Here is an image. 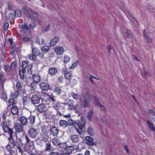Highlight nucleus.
Returning a JSON list of instances; mask_svg holds the SVG:
<instances>
[{"label": "nucleus", "mask_w": 155, "mask_h": 155, "mask_svg": "<svg viewBox=\"0 0 155 155\" xmlns=\"http://www.w3.org/2000/svg\"><path fill=\"white\" fill-rule=\"evenodd\" d=\"M68 124L69 126H71V125H72L73 124L74 125L73 121L72 120H71V119H70L68 120Z\"/></svg>", "instance_id": "338daca9"}, {"label": "nucleus", "mask_w": 155, "mask_h": 155, "mask_svg": "<svg viewBox=\"0 0 155 155\" xmlns=\"http://www.w3.org/2000/svg\"><path fill=\"white\" fill-rule=\"evenodd\" d=\"M50 134L54 136H57L58 133V130L55 126L52 127L50 129Z\"/></svg>", "instance_id": "dca6fc26"}, {"label": "nucleus", "mask_w": 155, "mask_h": 155, "mask_svg": "<svg viewBox=\"0 0 155 155\" xmlns=\"http://www.w3.org/2000/svg\"><path fill=\"white\" fill-rule=\"evenodd\" d=\"M3 68L5 71L7 73L11 71V68L8 65H5L3 66Z\"/></svg>", "instance_id": "ea45409f"}, {"label": "nucleus", "mask_w": 155, "mask_h": 155, "mask_svg": "<svg viewBox=\"0 0 155 155\" xmlns=\"http://www.w3.org/2000/svg\"><path fill=\"white\" fill-rule=\"evenodd\" d=\"M147 124L148 125H149V128L152 130L155 131V129L153 125L151 124H150V122L149 120L147 121Z\"/></svg>", "instance_id": "3c124183"}, {"label": "nucleus", "mask_w": 155, "mask_h": 155, "mask_svg": "<svg viewBox=\"0 0 155 155\" xmlns=\"http://www.w3.org/2000/svg\"><path fill=\"white\" fill-rule=\"evenodd\" d=\"M6 93L5 91H3L1 95V98L4 101H5L7 99Z\"/></svg>", "instance_id": "a18cd8bd"}, {"label": "nucleus", "mask_w": 155, "mask_h": 155, "mask_svg": "<svg viewBox=\"0 0 155 155\" xmlns=\"http://www.w3.org/2000/svg\"><path fill=\"white\" fill-rule=\"evenodd\" d=\"M48 126L44 125L42 126L41 128V132L44 134H47L48 131L46 130Z\"/></svg>", "instance_id": "58836bf2"}, {"label": "nucleus", "mask_w": 155, "mask_h": 155, "mask_svg": "<svg viewBox=\"0 0 155 155\" xmlns=\"http://www.w3.org/2000/svg\"><path fill=\"white\" fill-rule=\"evenodd\" d=\"M19 25L20 26V27L22 29H27V28H28V26L26 24H22Z\"/></svg>", "instance_id": "e2e57ef3"}, {"label": "nucleus", "mask_w": 155, "mask_h": 155, "mask_svg": "<svg viewBox=\"0 0 155 155\" xmlns=\"http://www.w3.org/2000/svg\"><path fill=\"white\" fill-rule=\"evenodd\" d=\"M28 145L30 147L33 148L34 147V141L30 140L28 143Z\"/></svg>", "instance_id": "6e6d98bb"}, {"label": "nucleus", "mask_w": 155, "mask_h": 155, "mask_svg": "<svg viewBox=\"0 0 155 155\" xmlns=\"http://www.w3.org/2000/svg\"><path fill=\"white\" fill-rule=\"evenodd\" d=\"M149 114L150 118L153 120L155 122V114L152 110H149Z\"/></svg>", "instance_id": "c756f323"}, {"label": "nucleus", "mask_w": 155, "mask_h": 155, "mask_svg": "<svg viewBox=\"0 0 155 155\" xmlns=\"http://www.w3.org/2000/svg\"><path fill=\"white\" fill-rule=\"evenodd\" d=\"M93 98L94 99V103L95 105L99 106L101 104L99 100L95 96H94Z\"/></svg>", "instance_id": "09e8293b"}, {"label": "nucleus", "mask_w": 155, "mask_h": 155, "mask_svg": "<svg viewBox=\"0 0 155 155\" xmlns=\"http://www.w3.org/2000/svg\"><path fill=\"white\" fill-rule=\"evenodd\" d=\"M14 99H11L9 101L8 103L10 105H13L15 104L14 103Z\"/></svg>", "instance_id": "69168bd1"}, {"label": "nucleus", "mask_w": 155, "mask_h": 155, "mask_svg": "<svg viewBox=\"0 0 155 155\" xmlns=\"http://www.w3.org/2000/svg\"><path fill=\"white\" fill-rule=\"evenodd\" d=\"M6 80V79H5L3 80V81H2L1 83V84H2V86L1 87V89L2 90V92H3V91H5V90L4 87V84Z\"/></svg>", "instance_id": "bf43d9fd"}, {"label": "nucleus", "mask_w": 155, "mask_h": 155, "mask_svg": "<svg viewBox=\"0 0 155 155\" xmlns=\"http://www.w3.org/2000/svg\"><path fill=\"white\" fill-rule=\"evenodd\" d=\"M19 94L18 91H16L13 93H11V97L12 98H15L17 97Z\"/></svg>", "instance_id": "4c0bfd02"}, {"label": "nucleus", "mask_w": 155, "mask_h": 155, "mask_svg": "<svg viewBox=\"0 0 155 155\" xmlns=\"http://www.w3.org/2000/svg\"><path fill=\"white\" fill-rule=\"evenodd\" d=\"M59 39V38L58 37H55L53 38L50 42V46H53L55 45L58 41Z\"/></svg>", "instance_id": "4be33fe9"}, {"label": "nucleus", "mask_w": 155, "mask_h": 155, "mask_svg": "<svg viewBox=\"0 0 155 155\" xmlns=\"http://www.w3.org/2000/svg\"><path fill=\"white\" fill-rule=\"evenodd\" d=\"M68 123L66 121L64 120H61L59 123V126L60 127L64 128L67 127Z\"/></svg>", "instance_id": "a878e982"}, {"label": "nucleus", "mask_w": 155, "mask_h": 155, "mask_svg": "<svg viewBox=\"0 0 155 155\" xmlns=\"http://www.w3.org/2000/svg\"><path fill=\"white\" fill-rule=\"evenodd\" d=\"M63 105V104L62 103H58L57 104H56V105L54 107V109L56 110L57 111L59 112V113L60 115H61L60 112L59 110H64V106H62Z\"/></svg>", "instance_id": "f3484780"}, {"label": "nucleus", "mask_w": 155, "mask_h": 155, "mask_svg": "<svg viewBox=\"0 0 155 155\" xmlns=\"http://www.w3.org/2000/svg\"><path fill=\"white\" fill-rule=\"evenodd\" d=\"M58 71L57 69L54 67L50 68L48 70V73L51 76L54 75L56 74Z\"/></svg>", "instance_id": "412c9836"}, {"label": "nucleus", "mask_w": 155, "mask_h": 155, "mask_svg": "<svg viewBox=\"0 0 155 155\" xmlns=\"http://www.w3.org/2000/svg\"><path fill=\"white\" fill-rule=\"evenodd\" d=\"M65 105L69 106L70 107H72L74 105V102L73 100H70L68 102L65 104Z\"/></svg>", "instance_id": "de8ad7c7"}, {"label": "nucleus", "mask_w": 155, "mask_h": 155, "mask_svg": "<svg viewBox=\"0 0 155 155\" xmlns=\"http://www.w3.org/2000/svg\"><path fill=\"white\" fill-rule=\"evenodd\" d=\"M51 149V143L48 142L45 144L44 150L46 152H50Z\"/></svg>", "instance_id": "cd10ccee"}, {"label": "nucleus", "mask_w": 155, "mask_h": 155, "mask_svg": "<svg viewBox=\"0 0 155 155\" xmlns=\"http://www.w3.org/2000/svg\"><path fill=\"white\" fill-rule=\"evenodd\" d=\"M86 140L85 143L87 145L90 146L96 145L97 143L94 141V139L90 136H87L85 137Z\"/></svg>", "instance_id": "0eeeda50"}, {"label": "nucleus", "mask_w": 155, "mask_h": 155, "mask_svg": "<svg viewBox=\"0 0 155 155\" xmlns=\"http://www.w3.org/2000/svg\"><path fill=\"white\" fill-rule=\"evenodd\" d=\"M54 92L57 95L61 96L63 95L64 92L63 91H61V87H56L54 90Z\"/></svg>", "instance_id": "aec40b11"}, {"label": "nucleus", "mask_w": 155, "mask_h": 155, "mask_svg": "<svg viewBox=\"0 0 155 155\" xmlns=\"http://www.w3.org/2000/svg\"><path fill=\"white\" fill-rule=\"evenodd\" d=\"M30 97L31 104L34 106L38 104L41 100V98L37 94L32 95V96Z\"/></svg>", "instance_id": "39448f33"}, {"label": "nucleus", "mask_w": 155, "mask_h": 155, "mask_svg": "<svg viewBox=\"0 0 155 155\" xmlns=\"http://www.w3.org/2000/svg\"><path fill=\"white\" fill-rule=\"evenodd\" d=\"M70 58L67 55H65L64 57V62L65 63H67L69 62L70 61Z\"/></svg>", "instance_id": "4d7b16f0"}, {"label": "nucleus", "mask_w": 155, "mask_h": 155, "mask_svg": "<svg viewBox=\"0 0 155 155\" xmlns=\"http://www.w3.org/2000/svg\"><path fill=\"white\" fill-rule=\"evenodd\" d=\"M22 87V86L20 82H18L16 83V88L18 91H21V90Z\"/></svg>", "instance_id": "c03bdc74"}, {"label": "nucleus", "mask_w": 155, "mask_h": 155, "mask_svg": "<svg viewBox=\"0 0 155 155\" xmlns=\"http://www.w3.org/2000/svg\"><path fill=\"white\" fill-rule=\"evenodd\" d=\"M49 99V102H51L54 104H56V102L55 100V99L54 97L53 96V95H51V96Z\"/></svg>", "instance_id": "8fccbe9b"}, {"label": "nucleus", "mask_w": 155, "mask_h": 155, "mask_svg": "<svg viewBox=\"0 0 155 155\" xmlns=\"http://www.w3.org/2000/svg\"><path fill=\"white\" fill-rule=\"evenodd\" d=\"M62 71L63 72L64 77L66 79L68 80V83H67V85H69L71 84V80L70 78L71 75V72L66 68H64L62 70Z\"/></svg>", "instance_id": "423d86ee"}, {"label": "nucleus", "mask_w": 155, "mask_h": 155, "mask_svg": "<svg viewBox=\"0 0 155 155\" xmlns=\"http://www.w3.org/2000/svg\"><path fill=\"white\" fill-rule=\"evenodd\" d=\"M23 103L24 105L27 106L30 104L31 102V99L30 97L28 96H24L22 99Z\"/></svg>", "instance_id": "4468645a"}, {"label": "nucleus", "mask_w": 155, "mask_h": 155, "mask_svg": "<svg viewBox=\"0 0 155 155\" xmlns=\"http://www.w3.org/2000/svg\"><path fill=\"white\" fill-rule=\"evenodd\" d=\"M42 96L43 97L41 98L42 101L47 102L50 100V99L51 96V95H49L48 94L46 93H43Z\"/></svg>", "instance_id": "6ab92c4d"}, {"label": "nucleus", "mask_w": 155, "mask_h": 155, "mask_svg": "<svg viewBox=\"0 0 155 155\" xmlns=\"http://www.w3.org/2000/svg\"><path fill=\"white\" fill-rule=\"evenodd\" d=\"M36 109L40 113H42L46 111L47 108L44 104H41L37 107Z\"/></svg>", "instance_id": "9d476101"}, {"label": "nucleus", "mask_w": 155, "mask_h": 155, "mask_svg": "<svg viewBox=\"0 0 155 155\" xmlns=\"http://www.w3.org/2000/svg\"><path fill=\"white\" fill-rule=\"evenodd\" d=\"M143 34L146 39L147 40V43H150L152 42V40L151 38L148 35H147V33L145 32V30H143Z\"/></svg>", "instance_id": "7c9ffc66"}, {"label": "nucleus", "mask_w": 155, "mask_h": 155, "mask_svg": "<svg viewBox=\"0 0 155 155\" xmlns=\"http://www.w3.org/2000/svg\"><path fill=\"white\" fill-rule=\"evenodd\" d=\"M71 94L74 99L75 100H78V95L74 93H72Z\"/></svg>", "instance_id": "680f3d73"}, {"label": "nucleus", "mask_w": 155, "mask_h": 155, "mask_svg": "<svg viewBox=\"0 0 155 155\" xmlns=\"http://www.w3.org/2000/svg\"><path fill=\"white\" fill-rule=\"evenodd\" d=\"M2 124L3 130L4 132L7 133L9 136V137L8 138V143L5 147L6 150L10 151H10L11 150H16L15 147H17L16 149L18 150L19 152L22 153L23 151L19 143L17 141H15L13 138V129L10 128L6 124L5 121H3L2 123Z\"/></svg>", "instance_id": "f257e3e1"}, {"label": "nucleus", "mask_w": 155, "mask_h": 155, "mask_svg": "<svg viewBox=\"0 0 155 155\" xmlns=\"http://www.w3.org/2000/svg\"><path fill=\"white\" fill-rule=\"evenodd\" d=\"M9 26V24L8 22H5L4 25V29L6 31L8 29Z\"/></svg>", "instance_id": "052dcab7"}, {"label": "nucleus", "mask_w": 155, "mask_h": 155, "mask_svg": "<svg viewBox=\"0 0 155 155\" xmlns=\"http://www.w3.org/2000/svg\"><path fill=\"white\" fill-rule=\"evenodd\" d=\"M55 53L58 55L62 54L64 51V49L63 47L61 46H56L54 49Z\"/></svg>", "instance_id": "f8f14e48"}, {"label": "nucleus", "mask_w": 155, "mask_h": 155, "mask_svg": "<svg viewBox=\"0 0 155 155\" xmlns=\"http://www.w3.org/2000/svg\"><path fill=\"white\" fill-rule=\"evenodd\" d=\"M87 132L89 135L92 136L94 135V131L93 128L91 127H88L87 129Z\"/></svg>", "instance_id": "c9c22d12"}, {"label": "nucleus", "mask_w": 155, "mask_h": 155, "mask_svg": "<svg viewBox=\"0 0 155 155\" xmlns=\"http://www.w3.org/2000/svg\"><path fill=\"white\" fill-rule=\"evenodd\" d=\"M73 147L72 146H70L66 148V150L70 153H71L73 150Z\"/></svg>", "instance_id": "864d4df0"}, {"label": "nucleus", "mask_w": 155, "mask_h": 155, "mask_svg": "<svg viewBox=\"0 0 155 155\" xmlns=\"http://www.w3.org/2000/svg\"><path fill=\"white\" fill-rule=\"evenodd\" d=\"M22 137H18L17 135V134H16L15 135L17 139L18 140H19L20 141V142H22V139H23L25 140V144L26 145H28V143L29 141L30 140L29 139V137H28V136L26 135H25L24 133L22 134Z\"/></svg>", "instance_id": "6e6552de"}, {"label": "nucleus", "mask_w": 155, "mask_h": 155, "mask_svg": "<svg viewBox=\"0 0 155 155\" xmlns=\"http://www.w3.org/2000/svg\"><path fill=\"white\" fill-rule=\"evenodd\" d=\"M28 58L31 61H35L36 59V57L32 54H31L28 55Z\"/></svg>", "instance_id": "37998d69"}, {"label": "nucleus", "mask_w": 155, "mask_h": 155, "mask_svg": "<svg viewBox=\"0 0 155 155\" xmlns=\"http://www.w3.org/2000/svg\"><path fill=\"white\" fill-rule=\"evenodd\" d=\"M53 144L55 146H58L61 144V142L59 139L57 137L53 138L52 140Z\"/></svg>", "instance_id": "5701e85b"}, {"label": "nucleus", "mask_w": 155, "mask_h": 155, "mask_svg": "<svg viewBox=\"0 0 155 155\" xmlns=\"http://www.w3.org/2000/svg\"><path fill=\"white\" fill-rule=\"evenodd\" d=\"M31 45L32 54L36 57L39 55L40 54L39 50L37 48L33 47V45L32 44Z\"/></svg>", "instance_id": "2eb2a0df"}, {"label": "nucleus", "mask_w": 155, "mask_h": 155, "mask_svg": "<svg viewBox=\"0 0 155 155\" xmlns=\"http://www.w3.org/2000/svg\"><path fill=\"white\" fill-rule=\"evenodd\" d=\"M35 116L31 115L28 117V120H29V123L31 125H33L35 124Z\"/></svg>", "instance_id": "bb28decb"}, {"label": "nucleus", "mask_w": 155, "mask_h": 155, "mask_svg": "<svg viewBox=\"0 0 155 155\" xmlns=\"http://www.w3.org/2000/svg\"><path fill=\"white\" fill-rule=\"evenodd\" d=\"M14 15L16 17H19L21 15V12L18 10H16L14 12Z\"/></svg>", "instance_id": "49530a36"}, {"label": "nucleus", "mask_w": 155, "mask_h": 155, "mask_svg": "<svg viewBox=\"0 0 155 155\" xmlns=\"http://www.w3.org/2000/svg\"><path fill=\"white\" fill-rule=\"evenodd\" d=\"M11 112L14 115H17L18 113V109L16 106H14L11 108Z\"/></svg>", "instance_id": "2f4dec72"}, {"label": "nucleus", "mask_w": 155, "mask_h": 155, "mask_svg": "<svg viewBox=\"0 0 155 155\" xmlns=\"http://www.w3.org/2000/svg\"><path fill=\"white\" fill-rule=\"evenodd\" d=\"M36 43L39 45H45L46 43L45 41L42 38H40L39 37H38L35 39Z\"/></svg>", "instance_id": "b1692460"}, {"label": "nucleus", "mask_w": 155, "mask_h": 155, "mask_svg": "<svg viewBox=\"0 0 155 155\" xmlns=\"http://www.w3.org/2000/svg\"><path fill=\"white\" fill-rule=\"evenodd\" d=\"M93 114V111L92 110H90L88 112L87 118L90 121L91 120Z\"/></svg>", "instance_id": "e433bc0d"}, {"label": "nucleus", "mask_w": 155, "mask_h": 155, "mask_svg": "<svg viewBox=\"0 0 155 155\" xmlns=\"http://www.w3.org/2000/svg\"><path fill=\"white\" fill-rule=\"evenodd\" d=\"M32 79L34 82L38 83L40 81L41 78L40 76L38 74H33L32 75Z\"/></svg>", "instance_id": "393cba45"}, {"label": "nucleus", "mask_w": 155, "mask_h": 155, "mask_svg": "<svg viewBox=\"0 0 155 155\" xmlns=\"http://www.w3.org/2000/svg\"><path fill=\"white\" fill-rule=\"evenodd\" d=\"M16 62L15 61L13 62L11 64L10 67L11 69H14L16 66Z\"/></svg>", "instance_id": "13d9d810"}, {"label": "nucleus", "mask_w": 155, "mask_h": 155, "mask_svg": "<svg viewBox=\"0 0 155 155\" xmlns=\"http://www.w3.org/2000/svg\"><path fill=\"white\" fill-rule=\"evenodd\" d=\"M86 122V120L84 117H81V120L78 123H74V127H75V129L77 130L78 132V129L76 126H78L79 128L82 130L84 127Z\"/></svg>", "instance_id": "7ed1b4c3"}, {"label": "nucleus", "mask_w": 155, "mask_h": 155, "mask_svg": "<svg viewBox=\"0 0 155 155\" xmlns=\"http://www.w3.org/2000/svg\"><path fill=\"white\" fill-rule=\"evenodd\" d=\"M25 72V70L23 69L20 70L19 71V74L21 78L23 79L24 78V73Z\"/></svg>", "instance_id": "79ce46f5"}, {"label": "nucleus", "mask_w": 155, "mask_h": 155, "mask_svg": "<svg viewBox=\"0 0 155 155\" xmlns=\"http://www.w3.org/2000/svg\"><path fill=\"white\" fill-rule=\"evenodd\" d=\"M83 98L80 100L81 105L84 107H88L90 106L89 104L91 101L90 95L86 92L83 93Z\"/></svg>", "instance_id": "f03ea898"}, {"label": "nucleus", "mask_w": 155, "mask_h": 155, "mask_svg": "<svg viewBox=\"0 0 155 155\" xmlns=\"http://www.w3.org/2000/svg\"><path fill=\"white\" fill-rule=\"evenodd\" d=\"M18 120L20 122L19 123L24 126L27 125L28 123V117L24 116H20Z\"/></svg>", "instance_id": "9b49d317"}, {"label": "nucleus", "mask_w": 155, "mask_h": 155, "mask_svg": "<svg viewBox=\"0 0 155 155\" xmlns=\"http://www.w3.org/2000/svg\"><path fill=\"white\" fill-rule=\"evenodd\" d=\"M22 9L25 15H26L27 16H29L30 17L31 16L30 15V14L29 13L28 10L27 8L25 6H23L22 7Z\"/></svg>", "instance_id": "473e14b6"}, {"label": "nucleus", "mask_w": 155, "mask_h": 155, "mask_svg": "<svg viewBox=\"0 0 155 155\" xmlns=\"http://www.w3.org/2000/svg\"><path fill=\"white\" fill-rule=\"evenodd\" d=\"M7 150V152H8L10 153V155H16L17 153L16 150Z\"/></svg>", "instance_id": "5fc2aeb1"}, {"label": "nucleus", "mask_w": 155, "mask_h": 155, "mask_svg": "<svg viewBox=\"0 0 155 155\" xmlns=\"http://www.w3.org/2000/svg\"><path fill=\"white\" fill-rule=\"evenodd\" d=\"M60 146V148L61 149H65L66 148V143H61V144H60L59 145Z\"/></svg>", "instance_id": "603ef678"}, {"label": "nucleus", "mask_w": 155, "mask_h": 155, "mask_svg": "<svg viewBox=\"0 0 155 155\" xmlns=\"http://www.w3.org/2000/svg\"><path fill=\"white\" fill-rule=\"evenodd\" d=\"M42 141L44 142H47L48 141V137L47 134H42L40 136Z\"/></svg>", "instance_id": "c85d7f7f"}, {"label": "nucleus", "mask_w": 155, "mask_h": 155, "mask_svg": "<svg viewBox=\"0 0 155 155\" xmlns=\"http://www.w3.org/2000/svg\"><path fill=\"white\" fill-rule=\"evenodd\" d=\"M40 87L42 90L47 91L49 89V85L48 83L43 82L40 83Z\"/></svg>", "instance_id": "ddd939ff"}, {"label": "nucleus", "mask_w": 155, "mask_h": 155, "mask_svg": "<svg viewBox=\"0 0 155 155\" xmlns=\"http://www.w3.org/2000/svg\"><path fill=\"white\" fill-rule=\"evenodd\" d=\"M35 25L33 24H30L28 26L27 29H33L35 27Z\"/></svg>", "instance_id": "0e129e2a"}, {"label": "nucleus", "mask_w": 155, "mask_h": 155, "mask_svg": "<svg viewBox=\"0 0 155 155\" xmlns=\"http://www.w3.org/2000/svg\"><path fill=\"white\" fill-rule=\"evenodd\" d=\"M49 155H60V153L57 152H51Z\"/></svg>", "instance_id": "774afa93"}, {"label": "nucleus", "mask_w": 155, "mask_h": 155, "mask_svg": "<svg viewBox=\"0 0 155 155\" xmlns=\"http://www.w3.org/2000/svg\"><path fill=\"white\" fill-rule=\"evenodd\" d=\"M38 133L37 130L33 128H31L28 130V134L29 136L32 138L36 137Z\"/></svg>", "instance_id": "1a4fd4ad"}, {"label": "nucleus", "mask_w": 155, "mask_h": 155, "mask_svg": "<svg viewBox=\"0 0 155 155\" xmlns=\"http://www.w3.org/2000/svg\"><path fill=\"white\" fill-rule=\"evenodd\" d=\"M14 127L16 132L18 133V134L21 133L23 134L24 133L23 125L20 123L18 122L16 123L14 125Z\"/></svg>", "instance_id": "20e7f679"}, {"label": "nucleus", "mask_w": 155, "mask_h": 155, "mask_svg": "<svg viewBox=\"0 0 155 155\" xmlns=\"http://www.w3.org/2000/svg\"><path fill=\"white\" fill-rule=\"evenodd\" d=\"M50 48V47L48 45H44L42 46L41 48V50L43 53H46Z\"/></svg>", "instance_id": "72a5a7b5"}, {"label": "nucleus", "mask_w": 155, "mask_h": 155, "mask_svg": "<svg viewBox=\"0 0 155 155\" xmlns=\"http://www.w3.org/2000/svg\"><path fill=\"white\" fill-rule=\"evenodd\" d=\"M70 138L72 142L74 143L78 142L80 140L79 136L76 134H72Z\"/></svg>", "instance_id": "a211bd4d"}, {"label": "nucleus", "mask_w": 155, "mask_h": 155, "mask_svg": "<svg viewBox=\"0 0 155 155\" xmlns=\"http://www.w3.org/2000/svg\"><path fill=\"white\" fill-rule=\"evenodd\" d=\"M28 65V62L27 61H24L22 62L21 67L22 69L25 70V69Z\"/></svg>", "instance_id": "a19ab883"}, {"label": "nucleus", "mask_w": 155, "mask_h": 155, "mask_svg": "<svg viewBox=\"0 0 155 155\" xmlns=\"http://www.w3.org/2000/svg\"><path fill=\"white\" fill-rule=\"evenodd\" d=\"M38 83L33 82H32L30 84V87L33 89L34 91L35 92V90L37 88Z\"/></svg>", "instance_id": "f704fd0d"}]
</instances>
